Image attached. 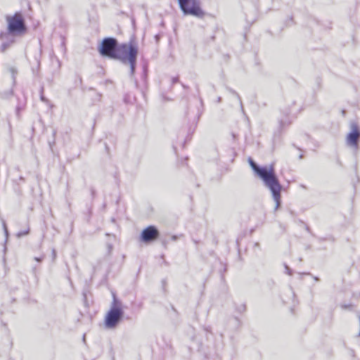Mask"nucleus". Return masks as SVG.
Here are the masks:
<instances>
[{
    "instance_id": "1",
    "label": "nucleus",
    "mask_w": 360,
    "mask_h": 360,
    "mask_svg": "<svg viewBox=\"0 0 360 360\" xmlns=\"http://www.w3.org/2000/svg\"><path fill=\"white\" fill-rule=\"evenodd\" d=\"M98 51L103 58L120 61L124 65H129V75L131 77L134 75L139 47L134 36L125 43H120L115 37H104L98 46Z\"/></svg>"
},
{
    "instance_id": "2",
    "label": "nucleus",
    "mask_w": 360,
    "mask_h": 360,
    "mask_svg": "<svg viewBox=\"0 0 360 360\" xmlns=\"http://www.w3.org/2000/svg\"><path fill=\"white\" fill-rule=\"evenodd\" d=\"M248 162L254 172L263 181L265 186L270 190L276 202L275 210H277L281 204L282 186L276 174L274 165H270L269 167L260 166L251 158H249Z\"/></svg>"
},
{
    "instance_id": "3",
    "label": "nucleus",
    "mask_w": 360,
    "mask_h": 360,
    "mask_svg": "<svg viewBox=\"0 0 360 360\" xmlns=\"http://www.w3.org/2000/svg\"><path fill=\"white\" fill-rule=\"evenodd\" d=\"M112 298L110 309L105 316V326L108 329L116 328L124 316L122 302L117 298L115 293H112Z\"/></svg>"
},
{
    "instance_id": "4",
    "label": "nucleus",
    "mask_w": 360,
    "mask_h": 360,
    "mask_svg": "<svg viewBox=\"0 0 360 360\" xmlns=\"http://www.w3.org/2000/svg\"><path fill=\"white\" fill-rule=\"evenodd\" d=\"M180 10L184 15L202 18L205 13L201 7L200 0H177Z\"/></svg>"
},
{
    "instance_id": "5",
    "label": "nucleus",
    "mask_w": 360,
    "mask_h": 360,
    "mask_svg": "<svg viewBox=\"0 0 360 360\" xmlns=\"http://www.w3.org/2000/svg\"><path fill=\"white\" fill-rule=\"evenodd\" d=\"M7 22V30L11 33H15L18 36H22L27 32L25 20L20 12H16L13 15H7L6 17Z\"/></svg>"
},
{
    "instance_id": "6",
    "label": "nucleus",
    "mask_w": 360,
    "mask_h": 360,
    "mask_svg": "<svg viewBox=\"0 0 360 360\" xmlns=\"http://www.w3.org/2000/svg\"><path fill=\"white\" fill-rule=\"evenodd\" d=\"M350 131L346 137V143L348 146L358 149L360 140V129L358 124L355 122H351L349 124Z\"/></svg>"
},
{
    "instance_id": "7",
    "label": "nucleus",
    "mask_w": 360,
    "mask_h": 360,
    "mask_svg": "<svg viewBox=\"0 0 360 360\" xmlns=\"http://www.w3.org/2000/svg\"><path fill=\"white\" fill-rule=\"evenodd\" d=\"M160 236V231L154 225H150L143 229L140 235V240L144 243H150L157 240Z\"/></svg>"
},
{
    "instance_id": "8",
    "label": "nucleus",
    "mask_w": 360,
    "mask_h": 360,
    "mask_svg": "<svg viewBox=\"0 0 360 360\" xmlns=\"http://www.w3.org/2000/svg\"><path fill=\"white\" fill-rule=\"evenodd\" d=\"M19 37L15 33H11L9 30L0 32V40L2 41L0 49L2 52L6 51L12 44L15 42V37Z\"/></svg>"
},
{
    "instance_id": "9",
    "label": "nucleus",
    "mask_w": 360,
    "mask_h": 360,
    "mask_svg": "<svg viewBox=\"0 0 360 360\" xmlns=\"http://www.w3.org/2000/svg\"><path fill=\"white\" fill-rule=\"evenodd\" d=\"M226 89L229 93H231V94L235 96L236 97V98L238 100V101L240 103L241 110L244 113V108L243 106V103H242V101H241V98H240V96H239V94L235 90H233V89H231L230 87H227Z\"/></svg>"
},
{
    "instance_id": "10",
    "label": "nucleus",
    "mask_w": 360,
    "mask_h": 360,
    "mask_svg": "<svg viewBox=\"0 0 360 360\" xmlns=\"http://www.w3.org/2000/svg\"><path fill=\"white\" fill-rule=\"evenodd\" d=\"M279 122V127L281 129H283L285 126L288 125L290 124V122L288 120V116L285 115V118H281L278 120Z\"/></svg>"
},
{
    "instance_id": "11",
    "label": "nucleus",
    "mask_w": 360,
    "mask_h": 360,
    "mask_svg": "<svg viewBox=\"0 0 360 360\" xmlns=\"http://www.w3.org/2000/svg\"><path fill=\"white\" fill-rule=\"evenodd\" d=\"M13 91L11 89H9L8 91H6L4 92H0V98L6 99V98H8L9 97H11L13 95Z\"/></svg>"
},
{
    "instance_id": "12",
    "label": "nucleus",
    "mask_w": 360,
    "mask_h": 360,
    "mask_svg": "<svg viewBox=\"0 0 360 360\" xmlns=\"http://www.w3.org/2000/svg\"><path fill=\"white\" fill-rule=\"evenodd\" d=\"M40 100L44 103L49 102V100L44 96V87L40 89Z\"/></svg>"
},
{
    "instance_id": "13",
    "label": "nucleus",
    "mask_w": 360,
    "mask_h": 360,
    "mask_svg": "<svg viewBox=\"0 0 360 360\" xmlns=\"http://www.w3.org/2000/svg\"><path fill=\"white\" fill-rule=\"evenodd\" d=\"M29 231H30V229H27V230H25V231H19L18 233H17V236L18 238H20L22 236H26L27 234L29 233Z\"/></svg>"
},
{
    "instance_id": "14",
    "label": "nucleus",
    "mask_w": 360,
    "mask_h": 360,
    "mask_svg": "<svg viewBox=\"0 0 360 360\" xmlns=\"http://www.w3.org/2000/svg\"><path fill=\"white\" fill-rule=\"evenodd\" d=\"M236 310H237L239 313H243V312L246 310V306H245V304H240V306H238V307L236 308Z\"/></svg>"
},
{
    "instance_id": "15",
    "label": "nucleus",
    "mask_w": 360,
    "mask_h": 360,
    "mask_svg": "<svg viewBox=\"0 0 360 360\" xmlns=\"http://www.w3.org/2000/svg\"><path fill=\"white\" fill-rule=\"evenodd\" d=\"M143 69V72L142 77H143V79L146 80V77H147V72H148L147 66L144 65Z\"/></svg>"
},
{
    "instance_id": "16",
    "label": "nucleus",
    "mask_w": 360,
    "mask_h": 360,
    "mask_svg": "<svg viewBox=\"0 0 360 360\" xmlns=\"http://www.w3.org/2000/svg\"><path fill=\"white\" fill-rule=\"evenodd\" d=\"M285 273L290 276L292 275V270L287 265L285 264Z\"/></svg>"
},
{
    "instance_id": "17",
    "label": "nucleus",
    "mask_w": 360,
    "mask_h": 360,
    "mask_svg": "<svg viewBox=\"0 0 360 360\" xmlns=\"http://www.w3.org/2000/svg\"><path fill=\"white\" fill-rule=\"evenodd\" d=\"M179 82V78L178 76L172 77V82L173 84H175V83H177Z\"/></svg>"
},
{
    "instance_id": "18",
    "label": "nucleus",
    "mask_w": 360,
    "mask_h": 360,
    "mask_svg": "<svg viewBox=\"0 0 360 360\" xmlns=\"http://www.w3.org/2000/svg\"><path fill=\"white\" fill-rule=\"evenodd\" d=\"M3 225H4V232H5V235H6V238H8V229L6 228V224L5 222L3 223Z\"/></svg>"
},
{
    "instance_id": "19",
    "label": "nucleus",
    "mask_w": 360,
    "mask_h": 360,
    "mask_svg": "<svg viewBox=\"0 0 360 360\" xmlns=\"http://www.w3.org/2000/svg\"><path fill=\"white\" fill-rule=\"evenodd\" d=\"M51 255H52L53 260H55L56 257V251L55 249L52 250Z\"/></svg>"
},
{
    "instance_id": "20",
    "label": "nucleus",
    "mask_w": 360,
    "mask_h": 360,
    "mask_svg": "<svg viewBox=\"0 0 360 360\" xmlns=\"http://www.w3.org/2000/svg\"><path fill=\"white\" fill-rule=\"evenodd\" d=\"M160 37H161V36L160 34H157L155 35V40L156 43L159 42Z\"/></svg>"
},
{
    "instance_id": "21",
    "label": "nucleus",
    "mask_w": 360,
    "mask_h": 360,
    "mask_svg": "<svg viewBox=\"0 0 360 360\" xmlns=\"http://www.w3.org/2000/svg\"><path fill=\"white\" fill-rule=\"evenodd\" d=\"M178 238H179V236H176V235H173V236H172V237H171V240H172V241H176V240H178Z\"/></svg>"
},
{
    "instance_id": "22",
    "label": "nucleus",
    "mask_w": 360,
    "mask_h": 360,
    "mask_svg": "<svg viewBox=\"0 0 360 360\" xmlns=\"http://www.w3.org/2000/svg\"><path fill=\"white\" fill-rule=\"evenodd\" d=\"M91 193L92 198H94L96 191L93 188H91Z\"/></svg>"
},
{
    "instance_id": "23",
    "label": "nucleus",
    "mask_w": 360,
    "mask_h": 360,
    "mask_svg": "<svg viewBox=\"0 0 360 360\" xmlns=\"http://www.w3.org/2000/svg\"><path fill=\"white\" fill-rule=\"evenodd\" d=\"M49 146H50L51 149H52V146L55 143V139H53V141L52 142L49 141Z\"/></svg>"
},
{
    "instance_id": "24",
    "label": "nucleus",
    "mask_w": 360,
    "mask_h": 360,
    "mask_svg": "<svg viewBox=\"0 0 360 360\" xmlns=\"http://www.w3.org/2000/svg\"><path fill=\"white\" fill-rule=\"evenodd\" d=\"M44 257H35L34 259L39 262L43 260Z\"/></svg>"
},
{
    "instance_id": "25",
    "label": "nucleus",
    "mask_w": 360,
    "mask_h": 360,
    "mask_svg": "<svg viewBox=\"0 0 360 360\" xmlns=\"http://www.w3.org/2000/svg\"><path fill=\"white\" fill-rule=\"evenodd\" d=\"M306 231H307L308 233H309L310 234L313 235V234H312V233H311V231L310 228H309L308 226H306Z\"/></svg>"
},
{
    "instance_id": "26",
    "label": "nucleus",
    "mask_w": 360,
    "mask_h": 360,
    "mask_svg": "<svg viewBox=\"0 0 360 360\" xmlns=\"http://www.w3.org/2000/svg\"><path fill=\"white\" fill-rule=\"evenodd\" d=\"M202 114V111H200V110H198V115H197V120H198L200 115Z\"/></svg>"
},
{
    "instance_id": "27",
    "label": "nucleus",
    "mask_w": 360,
    "mask_h": 360,
    "mask_svg": "<svg viewBox=\"0 0 360 360\" xmlns=\"http://www.w3.org/2000/svg\"><path fill=\"white\" fill-rule=\"evenodd\" d=\"M181 86H183L184 89H188V86L183 83H181Z\"/></svg>"
},
{
    "instance_id": "28",
    "label": "nucleus",
    "mask_w": 360,
    "mask_h": 360,
    "mask_svg": "<svg viewBox=\"0 0 360 360\" xmlns=\"http://www.w3.org/2000/svg\"><path fill=\"white\" fill-rule=\"evenodd\" d=\"M82 340L84 342H85V341H86V335L85 334H84V335H83Z\"/></svg>"
},
{
    "instance_id": "29",
    "label": "nucleus",
    "mask_w": 360,
    "mask_h": 360,
    "mask_svg": "<svg viewBox=\"0 0 360 360\" xmlns=\"http://www.w3.org/2000/svg\"><path fill=\"white\" fill-rule=\"evenodd\" d=\"M313 278H314V279L316 281H319V278L317 276H314Z\"/></svg>"
},
{
    "instance_id": "30",
    "label": "nucleus",
    "mask_w": 360,
    "mask_h": 360,
    "mask_svg": "<svg viewBox=\"0 0 360 360\" xmlns=\"http://www.w3.org/2000/svg\"><path fill=\"white\" fill-rule=\"evenodd\" d=\"M56 134V131H55V130H54V131H53V137H55Z\"/></svg>"
},
{
    "instance_id": "31",
    "label": "nucleus",
    "mask_w": 360,
    "mask_h": 360,
    "mask_svg": "<svg viewBox=\"0 0 360 360\" xmlns=\"http://www.w3.org/2000/svg\"><path fill=\"white\" fill-rule=\"evenodd\" d=\"M200 105H201V106H202V104H203V103H202V98H200Z\"/></svg>"
},
{
    "instance_id": "32",
    "label": "nucleus",
    "mask_w": 360,
    "mask_h": 360,
    "mask_svg": "<svg viewBox=\"0 0 360 360\" xmlns=\"http://www.w3.org/2000/svg\"><path fill=\"white\" fill-rule=\"evenodd\" d=\"M302 158H303V155H302V154H301V155L299 156V158H300V159H302Z\"/></svg>"
},
{
    "instance_id": "33",
    "label": "nucleus",
    "mask_w": 360,
    "mask_h": 360,
    "mask_svg": "<svg viewBox=\"0 0 360 360\" xmlns=\"http://www.w3.org/2000/svg\"><path fill=\"white\" fill-rule=\"evenodd\" d=\"M221 97H219V98H218V102H220V101H221Z\"/></svg>"
},
{
    "instance_id": "34",
    "label": "nucleus",
    "mask_w": 360,
    "mask_h": 360,
    "mask_svg": "<svg viewBox=\"0 0 360 360\" xmlns=\"http://www.w3.org/2000/svg\"><path fill=\"white\" fill-rule=\"evenodd\" d=\"M303 274H306V275H311L310 273H304Z\"/></svg>"
},
{
    "instance_id": "35",
    "label": "nucleus",
    "mask_w": 360,
    "mask_h": 360,
    "mask_svg": "<svg viewBox=\"0 0 360 360\" xmlns=\"http://www.w3.org/2000/svg\"><path fill=\"white\" fill-rule=\"evenodd\" d=\"M79 82H80V83H82V78H81V77H79Z\"/></svg>"
},
{
    "instance_id": "36",
    "label": "nucleus",
    "mask_w": 360,
    "mask_h": 360,
    "mask_svg": "<svg viewBox=\"0 0 360 360\" xmlns=\"http://www.w3.org/2000/svg\"><path fill=\"white\" fill-rule=\"evenodd\" d=\"M193 241H194V243H195V244H197V243H198V241H197V240H193Z\"/></svg>"
},
{
    "instance_id": "37",
    "label": "nucleus",
    "mask_w": 360,
    "mask_h": 360,
    "mask_svg": "<svg viewBox=\"0 0 360 360\" xmlns=\"http://www.w3.org/2000/svg\"><path fill=\"white\" fill-rule=\"evenodd\" d=\"M11 70H12V72L13 74L14 73V69L13 68H11Z\"/></svg>"
},
{
    "instance_id": "38",
    "label": "nucleus",
    "mask_w": 360,
    "mask_h": 360,
    "mask_svg": "<svg viewBox=\"0 0 360 360\" xmlns=\"http://www.w3.org/2000/svg\"><path fill=\"white\" fill-rule=\"evenodd\" d=\"M172 309H173L174 311H176V309H175V308H174V307H172Z\"/></svg>"
}]
</instances>
